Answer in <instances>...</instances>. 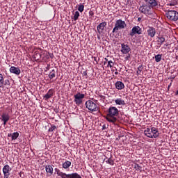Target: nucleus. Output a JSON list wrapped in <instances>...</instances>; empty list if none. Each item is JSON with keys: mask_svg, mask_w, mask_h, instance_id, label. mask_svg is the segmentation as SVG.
Returning a JSON list of instances; mask_svg holds the SVG:
<instances>
[{"mask_svg": "<svg viewBox=\"0 0 178 178\" xmlns=\"http://www.w3.org/2000/svg\"><path fill=\"white\" fill-rule=\"evenodd\" d=\"M118 116H119V109L115 106H110L106 111V120L113 124H116L118 122Z\"/></svg>", "mask_w": 178, "mask_h": 178, "instance_id": "obj_1", "label": "nucleus"}, {"mask_svg": "<svg viewBox=\"0 0 178 178\" xmlns=\"http://www.w3.org/2000/svg\"><path fill=\"white\" fill-rule=\"evenodd\" d=\"M165 16L171 22H177L178 20V12L175 10H167Z\"/></svg>", "mask_w": 178, "mask_h": 178, "instance_id": "obj_2", "label": "nucleus"}, {"mask_svg": "<svg viewBox=\"0 0 178 178\" xmlns=\"http://www.w3.org/2000/svg\"><path fill=\"white\" fill-rule=\"evenodd\" d=\"M125 27H127L126 22L122 19H118L115 21V27L113 29V33H118L119 30H123V29H125Z\"/></svg>", "mask_w": 178, "mask_h": 178, "instance_id": "obj_3", "label": "nucleus"}, {"mask_svg": "<svg viewBox=\"0 0 178 178\" xmlns=\"http://www.w3.org/2000/svg\"><path fill=\"white\" fill-rule=\"evenodd\" d=\"M86 107L88 111H90V112H98L99 111V107L95 104L92 100H88L86 101Z\"/></svg>", "mask_w": 178, "mask_h": 178, "instance_id": "obj_4", "label": "nucleus"}, {"mask_svg": "<svg viewBox=\"0 0 178 178\" xmlns=\"http://www.w3.org/2000/svg\"><path fill=\"white\" fill-rule=\"evenodd\" d=\"M151 9H154V8L147 4H145L140 7L139 10L140 11V13H143L146 16H149L152 15Z\"/></svg>", "mask_w": 178, "mask_h": 178, "instance_id": "obj_5", "label": "nucleus"}, {"mask_svg": "<svg viewBox=\"0 0 178 178\" xmlns=\"http://www.w3.org/2000/svg\"><path fill=\"white\" fill-rule=\"evenodd\" d=\"M86 95L81 92H77L74 95V102H75L76 105L79 106L83 104V99H84Z\"/></svg>", "mask_w": 178, "mask_h": 178, "instance_id": "obj_6", "label": "nucleus"}, {"mask_svg": "<svg viewBox=\"0 0 178 178\" xmlns=\"http://www.w3.org/2000/svg\"><path fill=\"white\" fill-rule=\"evenodd\" d=\"M146 5H148L149 6H151L152 8H156V6H161L163 8V6H165V3L161 2L159 3L156 0H144Z\"/></svg>", "mask_w": 178, "mask_h": 178, "instance_id": "obj_7", "label": "nucleus"}, {"mask_svg": "<svg viewBox=\"0 0 178 178\" xmlns=\"http://www.w3.org/2000/svg\"><path fill=\"white\" fill-rule=\"evenodd\" d=\"M136 34H138V35H140V34H143V29L138 26H134L131 32L129 33V35L131 37H134Z\"/></svg>", "mask_w": 178, "mask_h": 178, "instance_id": "obj_8", "label": "nucleus"}, {"mask_svg": "<svg viewBox=\"0 0 178 178\" xmlns=\"http://www.w3.org/2000/svg\"><path fill=\"white\" fill-rule=\"evenodd\" d=\"M10 172H12V168L8 164L5 165L3 168V178H9Z\"/></svg>", "mask_w": 178, "mask_h": 178, "instance_id": "obj_9", "label": "nucleus"}, {"mask_svg": "<svg viewBox=\"0 0 178 178\" xmlns=\"http://www.w3.org/2000/svg\"><path fill=\"white\" fill-rule=\"evenodd\" d=\"M54 170L55 173H56L58 176H60L61 178H70L72 176L74 175V173L66 174L65 172H63L60 171V170H59V168H55Z\"/></svg>", "mask_w": 178, "mask_h": 178, "instance_id": "obj_10", "label": "nucleus"}, {"mask_svg": "<svg viewBox=\"0 0 178 178\" xmlns=\"http://www.w3.org/2000/svg\"><path fill=\"white\" fill-rule=\"evenodd\" d=\"M131 51L130 47L128 44H125L124 43L121 44V52L124 54H129Z\"/></svg>", "mask_w": 178, "mask_h": 178, "instance_id": "obj_11", "label": "nucleus"}, {"mask_svg": "<svg viewBox=\"0 0 178 178\" xmlns=\"http://www.w3.org/2000/svg\"><path fill=\"white\" fill-rule=\"evenodd\" d=\"M105 27H106V22L100 23L97 27V33L99 34H102V33H104V30H105Z\"/></svg>", "mask_w": 178, "mask_h": 178, "instance_id": "obj_12", "label": "nucleus"}, {"mask_svg": "<svg viewBox=\"0 0 178 178\" xmlns=\"http://www.w3.org/2000/svg\"><path fill=\"white\" fill-rule=\"evenodd\" d=\"M155 34H156V30H155V28L149 26L147 29V35L151 37V38H154V37H155Z\"/></svg>", "mask_w": 178, "mask_h": 178, "instance_id": "obj_13", "label": "nucleus"}, {"mask_svg": "<svg viewBox=\"0 0 178 178\" xmlns=\"http://www.w3.org/2000/svg\"><path fill=\"white\" fill-rule=\"evenodd\" d=\"M52 165H45V170L47 176H52L54 175V168Z\"/></svg>", "mask_w": 178, "mask_h": 178, "instance_id": "obj_14", "label": "nucleus"}, {"mask_svg": "<svg viewBox=\"0 0 178 178\" xmlns=\"http://www.w3.org/2000/svg\"><path fill=\"white\" fill-rule=\"evenodd\" d=\"M10 119V116H9V114L6 113H3L1 115V122H3L4 126L9 122V120Z\"/></svg>", "mask_w": 178, "mask_h": 178, "instance_id": "obj_15", "label": "nucleus"}, {"mask_svg": "<svg viewBox=\"0 0 178 178\" xmlns=\"http://www.w3.org/2000/svg\"><path fill=\"white\" fill-rule=\"evenodd\" d=\"M54 92H55V90L53 88L50 89L47 92V93L44 96V99H45V101H48L49 98H52V97H54Z\"/></svg>", "mask_w": 178, "mask_h": 178, "instance_id": "obj_16", "label": "nucleus"}, {"mask_svg": "<svg viewBox=\"0 0 178 178\" xmlns=\"http://www.w3.org/2000/svg\"><path fill=\"white\" fill-rule=\"evenodd\" d=\"M10 72L13 74H16L17 76H19V74L22 73V71L20 70V69L15 66H12L10 68Z\"/></svg>", "mask_w": 178, "mask_h": 178, "instance_id": "obj_17", "label": "nucleus"}, {"mask_svg": "<svg viewBox=\"0 0 178 178\" xmlns=\"http://www.w3.org/2000/svg\"><path fill=\"white\" fill-rule=\"evenodd\" d=\"M152 134H153L152 128V129L147 128V129L144 131L145 136H146L149 138H154V136H153Z\"/></svg>", "mask_w": 178, "mask_h": 178, "instance_id": "obj_18", "label": "nucleus"}, {"mask_svg": "<svg viewBox=\"0 0 178 178\" xmlns=\"http://www.w3.org/2000/svg\"><path fill=\"white\" fill-rule=\"evenodd\" d=\"M33 58L35 62H41V54L38 51H35Z\"/></svg>", "mask_w": 178, "mask_h": 178, "instance_id": "obj_19", "label": "nucleus"}, {"mask_svg": "<svg viewBox=\"0 0 178 178\" xmlns=\"http://www.w3.org/2000/svg\"><path fill=\"white\" fill-rule=\"evenodd\" d=\"M56 73H58L57 69H53L51 72L49 74V78L52 80V79H55L56 76Z\"/></svg>", "mask_w": 178, "mask_h": 178, "instance_id": "obj_20", "label": "nucleus"}, {"mask_svg": "<svg viewBox=\"0 0 178 178\" xmlns=\"http://www.w3.org/2000/svg\"><path fill=\"white\" fill-rule=\"evenodd\" d=\"M115 88H117V90H123V88H124V83L122 81H117L115 83Z\"/></svg>", "mask_w": 178, "mask_h": 178, "instance_id": "obj_21", "label": "nucleus"}, {"mask_svg": "<svg viewBox=\"0 0 178 178\" xmlns=\"http://www.w3.org/2000/svg\"><path fill=\"white\" fill-rule=\"evenodd\" d=\"M152 132H153V135L152 137L153 138H156L158 137H159V132L158 131V129L155 128V127H152Z\"/></svg>", "mask_w": 178, "mask_h": 178, "instance_id": "obj_22", "label": "nucleus"}, {"mask_svg": "<svg viewBox=\"0 0 178 178\" xmlns=\"http://www.w3.org/2000/svg\"><path fill=\"white\" fill-rule=\"evenodd\" d=\"M8 137H11L12 140H17L19 138V132H14L13 134H8Z\"/></svg>", "mask_w": 178, "mask_h": 178, "instance_id": "obj_23", "label": "nucleus"}, {"mask_svg": "<svg viewBox=\"0 0 178 178\" xmlns=\"http://www.w3.org/2000/svg\"><path fill=\"white\" fill-rule=\"evenodd\" d=\"M104 59H105L106 61L104 62V65H105L107 63H108L107 64V67H111V68L113 67L114 63L112 60H108V58H105Z\"/></svg>", "mask_w": 178, "mask_h": 178, "instance_id": "obj_24", "label": "nucleus"}, {"mask_svg": "<svg viewBox=\"0 0 178 178\" xmlns=\"http://www.w3.org/2000/svg\"><path fill=\"white\" fill-rule=\"evenodd\" d=\"M72 165V162L69 161H66L65 162H64L63 163V169H69V168H70Z\"/></svg>", "mask_w": 178, "mask_h": 178, "instance_id": "obj_25", "label": "nucleus"}, {"mask_svg": "<svg viewBox=\"0 0 178 178\" xmlns=\"http://www.w3.org/2000/svg\"><path fill=\"white\" fill-rule=\"evenodd\" d=\"M157 42H158V45L161 47V45H162V44L165 42V38H163V36H159Z\"/></svg>", "mask_w": 178, "mask_h": 178, "instance_id": "obj_26", "label": "nucleus"}, {"mask_svg": "<svg viewBox=\"0 0 178 178\" xmlns=\"http://www.w3.org/2000/svg\"><path fill=\"white\" fill-rule=\"evenodd\" d=\"M143 69H144V66H143V65H140L138 66V71L136 72L137 76L143 74Z\"/></svg>", "mask_w": 178, "mask_h": 178, "instance_id": "obj_27", "label": "nucleus"}, {"mask_svg": "<svg viewBox=\"0 0 178 178\" xmlns=\"http://www.w3.org/2000/svg\"><path fill=\"white\" fill-rule=\"evenodd\" d=\"M115 102L116 105H126V102L122 99H117L115 100Z\"/></svg>", "mask_w": 178, "mask_h": 178, "instance_id": "obj_28", "label": "nucleus"}, {"mask_svg": "<svg viewBox=\"0 0 178 178\" xmlns=\"http://www.w3.org/2000/svg\"><path fill=\"white\" fill-rule=\"evenodd\" d=\"M154 59L156 60V62H161V59H162V54H157L154 56Z\"/></svg>", "mask_w": 178, "mask_h": 178, "instance_id": "obj_29", "label": "nucleus"}, {"mask_svg": "<svg viewBox=\"0 0 178 178\" xmlns=\"http://www.w3.org/2000/svg\"><path fill=\"white\" fill-rule=\"evenodd\" d=\"M3 75L0 74V88H3Z\"/></svg>", "mask_w": 178, "mask_h": 178, "instance_id": "obj_30", "label": "nucleus"}, {"mask_svg": "<svg viewBox=\"0 0 178 178\" xmlns=\"http://www.w3.org/2000/svg\"><path fill=\"white\" fill-rule=\"evenodd\" d=\"M79 17H80V13H79V11H76L73 19L76 22V20H79Z\"/></svg>", "mask_w": 178, "mask_h": 178, "instance_id": "obj_31", "label": "nucleus"}, {"mask_svg": "<svg viewBox=\"0 0 178 178\" xmlns=\"http://www.w3.org/2000/svg\"><path fill=\"white\" fill-rule=\"evenodd\" d=\"M106 162V163H108V165H113L115 164V162L112 159V156Z\"/></svg>", "mask_w": 178, "mask_h": 178, "instance_id": "obj_32", "label": "nucleus"}, {"mask_svg": "<svg viewBox=\"0 0 178 178\" xmlns=\"http://www.w3.org/2000/svg\"><path fill=\"white\" fill-rule=\"evenodd\" d=\"M134 168L136 169V170H140V172H141V170H143V167L140 166V165L135 163L134 164Z\"/></svg>", "mask_w": 178, "mask_h": 178, "instance_id": "obj_33", "label": "nucleus"}, {"mask_svg": "<svg viewBox=\"0 0 178 178\" xmlns=\"http://www.w3.org/2000/svg\"><path fill=\"white\" fill-rule=\"evenodd\" d=\"M177 4V1L172 0L168 5L170 6H176Z\"/></svg>", "mask_w": 178, "mask_h": 178, "instance_id": "obj_34", "label": "nucleus"}, {"mask_svg": "<svg viewBox=\"0 0 178 178\" xmlns=\"http://www.w3.org/2000/svg\"><path fill=\"white\" fill-rule=\"evenodd\" d=\"M79 12L82 13V12H84V6L83 4L80 5L78 8Z\"/></svg>", "mask_w": 178, "mask_h": 178, "instance_id": "obj_35", "label": "nucleus"}, {"mask_svg": "<svg viewBox=\"0 0 178 178\" xmlns=\"http://www.w3.org/2000/svg\"><path fill=\"white\" fill-rule=\"evenodd\" d=\"M56 129V126L51 124V127L49 129L48 131L52 132Z\"/></svg>", "mask_w": 178, "mask_h": 178, "instance_id": "obj_36", "label": "nucleus"}, {"mask_svg": "<svg viewBox=\"0 0 178 178\" xmlns=\"http://www.w3.org/2000/svg\"><path fill=\"white\" fill-rule=\"evenodd\" d=\"M10 86V81L7 79V80H3V86Z\"/></svg>", "mask_w": 178, "mask_h": 178, "instance_id": "obj_37", "label": "nucleus"}, {"mask_svg": "<svg viewBox=\"0 0 178 178\" xmlns=\"http://www.w3.org/2000/svg\"><path fill=\"white\" fill-rule=\"evenodd\" d=\"M70 178H81V176H80V175L78 173L74 172L73 176H72Z\"/></svg>", "mask_w": 178, "mask_h": 178, "instance_id": "obj_38", "label": "nucleus"}, {"mask_svg": "<svg viewBox=\"0 0 178 178\" xmlns=\"http://www.w3.org/2000/svg\"><path fill=\"white\" fill-rule=\"evenodd\" d=\"M49 58L54 59V54L48 52Z\"/></svg>", "mask_w": 178, "mask_h": 178, "instance_id": "obj_39", "label": "nucleus"}, {"mask_svg": "<svg viewBox=\"0 0 178 178\" xmlns=\"http://www.w3.org/2000/svg\"><path fill=\"white\" fill-rule=\"evenodd\" d=\"M44 55H45L46 59H49V54H48V52H46V54H44Z\"/></svg>", "mask_w": 178, "mask_h": 178, "instance_id": "obj_40", "label": "nucleus"}, {"mask_svg": "<svg viewBox=\"0 0 178 178\" xmlns=\"http://www.w3.org/2000/svg\"><path fill=\"white\" fill-rule=\"evenodd\" d=\"M89 15L91 16V17H92V16H94V12L90 11L89 12Z\"/></svg>", "mask_w": 178, "mask_h": 178, "instance_id": "obj_41", "label": "nucleus"}, {"mask_svg": "<svg viewBox=\"0 0 178 178\" xmlns=\"http://www.w3.org/2000/svg\"><path fill=\"white\" fill-rule=\"evenodd\" d=\"M83 76H87V71H84V72H83Z\"/></svg>", "mask_w": 178, "mask_h": 178, "instance_id": "obj_42", "label": "nucleus"}, {"mask_svg": "<svg viewBox=\"0 0 178 178\" xmlns=\"http://www.w3.org/2000/svg\"><path fill=\"white\" fill-rule=\"evenodd\" d=\"M170 87H172V83H170L168 85V90H169V89L170 88Z\"/></svg>", "mask_w": 178, "mask_h": 178, "instance_id": "obj_43", "label": "nucleus"}, {"mask_svg": "<svg viewBox=\"0 0 178 178\" xmlns=\"http://www.w3.org/2000/svg\"><path fill=\"white\" fill-rule=\"evenodd\" d=\"M141 20H142L141 17L138 18V22H141Z\"/></svg>", "mask_w": 178, "mask_h": 178, "instance_id": "obj_44", "label": "nucleus"}, {"mask_svg": "<svg viewBox=\"0 0 178 178\" xmlns=\"http://www.w3.org/2000/svg\"><path fill=\"white\" fill-rule=\"evenodd\" d=\"M175 95H178V90L175 92Z\"/></svg>", "mask_w": 178, "mask_h": 178, "instance_id": "obj_45", "label": "nucleus"}, {"mask_svg": "<svg viewBox=\"0 0 178 178\" xmlns=\"http://www.w3.org/2000/svg\"><path fill=\"white\" fill-rule=\"evenodd\" d=\"M175 59L178 60V56H175Z\"/></svg>", "mask_w": 178, "mask_h": 178, "instance_id": "obj_46", "label": "nucleus"}, {"mask_svg": "<svg viewBox=\"0 0 178 178\" xmlns=\"http://www.w3.org/2000/svg\"><path fill=\"white\" fill-rule=\"evenodd\" d=\"M101 98H104H104H105V97H104V96H101Z\"/></svg>", "mask_w": 178, "mask_h": 178, "instance_id": "obj_47", "label": "nucleus"}, {"mask_svg": "<svg viewBox=\"0 0 178 178\" xmlns=\"http://www.w3.org/2000/svg\"><path fill=\"white\" fill-rule=\"evenodd\" d=\"M115 74H118V72H115Z\"/></svg>", "mask_w": 178, "mask_h": 178, "instance_id": "obj_48", "label": "nucleus"}, {"mask_svg": "<svg viewBox=\"0 0 178 178\" xmlns=\"http://www.w3.org/2000/svg\"><path fill=\"white\" fill-rule=\"evenodd\" d=\"M130 58V56H129L127 57V58Z\"/></svg>", "mask_w": 178, "mask_h": 178, "instance_id": "obj_49", "label": "nucleus"}]
</instances>
